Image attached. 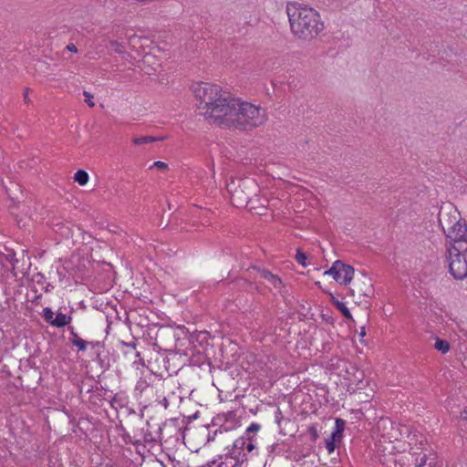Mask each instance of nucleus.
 I'll use <instances>...</instances> for the list:
<instances>
[{
  "instance_id": "nucleus-1",
  "label": "nucleus",
  "mask_w": 467,
  "mask_h": 467,
  "mask_svg": "<svg viewBox=\"0 0 467 467\" xmlns=\"http://www.w3.org/2000/svg\"><path fill=\"white\" fill-rule=\"evenodd\" d=\"M193 92L200 100L198 109L211 124L249 131L267 121L264 108L234 98L216 84L201 82L193 88Z\"/></svg>"
},
{
  "instance_id": "nucleus-2",
  "label": "nucleus",
  "mask_w": 467,
  "mask_h": 467,
  "mask_svg": "<svg viewBox=\"0 0 467 467\" xmlns=\"http://www.w3.org/2000/svg\"><path fill=\"white\" fill-rule=\"evenodd\" d=\"M286 14L291 33L296 39L311 41L325 29L319 13L308 5L296 2L288 3Z\"/></svg>"
},
{
  "instance_id": "nucleus-3",
  "label": "nucleus",
  "mask_w": 467,
  "mask_h": 467,
  "mask_svg": "<svg viewBox=\"0 0 467 467\" xmlns=\"http://www.w3.org/2000/svg\"><path fill=\"white\" fill-rule=\"evenodd\" d=\"M449 271L457 280L467 277V243L447 246Z\"/></svg>"
},
{
  "instance_id": "nucleus-4",
  "label": "nucleus",
  "mask_w": 467,
  "mask_h": 467,
  "mask_svg": "<svg viewBox=\"0 0 467 467\" xmlns=\"http://www.w3.org/2000/svg\"><path fill=\"white\" fill-rule=\"evenodd\" d=\"M439 223L446 235V239L449 241V244H446V247L459 244L460 243H467V225L465 222H462L461 220L454 222L453 224L448 228V231H446L441 216L439 217Z\"/></svg>"
},
{
  "instance_id": "nucleus-5",
  "label": "nucleus",
  "mask_w": 467,
  "mask_h": 467,
  "mask_svg": "<svg viewBox=\"0 0 467 467\" xmlns=\"http://www.w3.org/2000/svg\"><path fill=\"white\" fill-rule=\"evenodd\" d=\"M166 384L165 379H158L152 383L140 379L136 385V390H140L141 393L144 392L146 395H150L153 392L159 393L160 390L164 389L166 388Z\"/></svg>"
},
{
  "instance_id": "nucleus-6",
  "label": "nucleus",
  "mask_w": 467,
  "mask_h": 467,
  "mask_svg": "<svg viewBox=\"0 0 467 467\" xmlns=\"http://www.w3.org/2000/svg\"><path fill=\"white\" fill-rule=\"evenodd\" d=\"M357 292L358 295L371 297L374 295V288L369 277L365 275H362V277L357 280L355 284V288L352 292Z\"/></svg>"
},
{
  "instance_id": "nucleus-7",
  "label": "nucleus",
  "mask_w": 467,
  "mask_h": 467,
  "mask_svg": "<svg viewBox=\"0 0 467 467\" xmlns=\"http://www.w3.org/2000/svg\"><path fill=\"white\" fill-rule=\"evenodd\" d=\"M252 269L256 270L260 274L261 277L266 280L270 285L278 291H281L283 287V282L277 275L272 274L267 269H262L256 266H253Z\"/></svg>"
},
{
  "instance_id": "nucleus-8",
  "label": "nucleus",
  "mask_w": 467,
  "mask_h": 467,
  "mask_svg": "<svg viewBox=\"0 0 467 467\" xmlns=\"http://www.w3.org/2000/svg\"><path fill=\"white\" fill-rule=\"evenodd\" d=\"M338 267L339 278H336V281L340 285H348L353 279L354 268L349 265L342 263L341 261H339Z\"/></svg>"
},
{
  "instance_id": "nucleus-9",
  "label": "nucleus",
  "mask_w": 467,
  "mask_h": 467,
  "mask_svg": "<svg viewBox=\"0 0 467 467\" xmlns=\"http://www.w3.org/2000/svg\"><path fill=\"white\" fill-rule=\"evenodd\" d=\"M68 331L70 333V343L78 348V351H86L88 348V341L82 339L78 334L75 331V328L73 327H68Z\"/></svg>"
},
{
  "instance_id": "nucleus-10",
  "label": "nucleus",
  "mask_w": 467,
  "mask_h": 467,
  "mask_svg": "<svg viewBox=\"0 0 467 467\" xmlns=\"http://www.w3.org/2000/svg\"><path fill=\"white\" fill-rule=\"evenodd\" d=\"M227 459L233 460L234 462V465L238 467L247 461V455L244 451L228 449Z\"/></svg>"
},
{
  "instance_id": "nucleus-11",
  "label": "nucleus",
  "mask_w": 467,
  "mask_h": 467,
  "mask_svg": "<svg viewBox=\"0 0 467 467\" xmlns=\"http://www.w3.org/2000/svg\"><path fill=\"white\" fill-rule=\"evenodd\" d=\"M72 320L71 316L58 312L51 322V326L61 328L68 325Z\"/></svg>"
},
{
  "instance_id": "nucleus-12",
  "label": "nucleus",
  "mask_w": 467,
  "mask_h": 467,
  "mask_svg": "<svg viewBox=\"0 0 467 467\" xmlns=\"http://www.w3.org/2000/svg\"><path fill=\"white\" fill-rule=\"evenodd\" d=\"M95 360L98 362V364L103 370H106L110 367L109 352L106 351L105 349L103 350V352L97 353Z\"/></svg>"
},
{
  "instance_id": "nucleus-13",
  "label": "nucleus",
  "mask_w": 467,
  "mask_h": 467,
  "mask_svg": "<svg viewBox=\"0 0 467 467\" xmlns=\"http://www.w3.org/2000/svg\"><path fill=\"white\" fill-rule=\"evenodd\" d=\"M345 424L346 422L344 420L340 418L336 419L335 431L331 434L332 440L337 441V439H340L342 437V432L344 431Z\"/></svg>"
},
{
  "instance_id": "nucleus-14",
  "label": "nucleus",
  "mask_w": 467,
  "mask_h": 467,
  "mask_svg": "<svg viewBox=\"0 0 467 467\" xmlns=\"http://www.w3.org/2000/svg\"><path fill=\"white\" fill-rule=\"evenodd\" d=\"M162 140H163L162 137L141 136V137L134 138L132 142L135 145H143V144L156 142V141Z\"/></svg>"
},
{
  "instance_id": "nucleus-15",
  "label": "nucleus",
  "mask_w": 467,
  "mask_h": 467,
  "mask_svg": "<svg viewBox=\"0 0 467 467\" xmlns=\"http://www.w3.org/2000/svg\"><path fill=\"white\" fill-rule=\"evenodd\" d=\"M88 173L84 170H78L74 175L75 182H77L81 186L86 185L88 182Z\"/></svg>"
},
{
  "instance_id": "nucleus-16",
  "label": "nucleus",
  "mask_w": 467,
  "mask_h": 467,
  "mask_svg": "<svg viewBox=\"0 0 467 467\" xmlns=\"http://www.w3.org/2000/svg\"><path fill=\"white\" fill-rule=\"evenodd\" d=\"M434 348L442 354H445L450 350V343L445 339L436 337Z\"/></svg>"
},
{
  "instance_id": "nucleus-17",
  "label": "nucleus",
  "mask_w": 467,
  "mask_h": 467,
  "mask_svg": "<svg viewBox=\"0 0 467 467\" xmlns=\"http://www.w3.org/2000/svg\"><path fill=\"white\" fill-rule=\"evenodd\" d=\"M150 422L147 421V429L144 430L142 429L141 431H142V434H143V441L146 442V443H153V442H156L157 441V439L156 437L151 433V431H150Z\"/></svg>"
},
{
  "instance_id": "nucleus-18",
  "label": "nucleus",
  "mask_w": 467,
  "mask_h": 467,
  "mask_svg": "<svg viewBox=\"0 0 467 467\" xmlns=\"http://www.w3.org/2000/svg\"><path fill=\"white\" fill-rule=\"evenodd\" d=\"M336 307L337 308V310H339L341 312V314L344 316V317L346 319H348V320L353 319L350 311L348 310V308L346 306V305L343 302H337Z\"/></svg>"
},
{
  "instance_id": "nucleus-19",
  "label": "nucleus",
  "mask_w": 467,
  "mask_h": 467,
  "mask_svg": "<svg viewBox=\"0 0 467 467\" xmlns=\"http://www.w3.org/2000/svg\"><path fill=\"white\" fill-rule=\"evenodd\" d=\"M246 438L245 436L239 437L236 439L231 449L244 451L245 450Z\"/></svg>"
},
{
  "instance_id": "nucleus-20",
  "label": "nucleus",
  "mask_w": 467,
  "mask_h": 467,
  "mask_svg": "<svg viewBox=\"0 0 467 467\" xmlns=\"http://www.w3.org/2000/svg\"><path fill=\"white\" fill-rule=\"evenodd\" d=\"M88 346H90L94 350L95 356L98 352H103L105 349V343L103 341H88Z\"/></svg>"
},
{
  "instance_id": "nucleus-21",
  "label": "nucleus",
  "mask_w": 467,
  "mask_h": 467,
  "mask_svg": "<svg viewBox=\"0 0 467 467\" xmlns=\"http://www.w3.org/2000/svg\"><path fill=\"white\" fill-rule=\"evenodd\" d=\"M339 260L333 263L332 266L325 272V275H332L333 278L336 280V278H339L338 275V270H339Z\"/></svg>"
},
{
  "instance_id": "nucleus-22",
  "label": "nucleus",
  "mask_w": 467,
  "mask_h": 467,
  "mask_svg": "<svg viewBox=\"0 0 467 467\" xmlns=\"http://www.w3.org/2000/svg\"><path fill=\"white\" fill-rule=\"evenodd\" d=\"M295 259L298 264L302 265L303 266L306 265V261L307 257H306V253L301 248H298L296 250Z\"/></svg>"
},
{
  "instance_id": "nucleus-23",
  "label": "nucleus",
  "mask_w": 467,
  "mask_h": 467,
  "mask_svg": "<svg viewBox=\"0 0 467 467\" xmlns=\"http://www.w3.org/2000/svg\"><path fill=\"white\" fill-rule=\"evenodd\" d=\"M230 430H231V428L221 425L219 429L215 430V431L213 432V434H211V433H210V434L208 435V439H207V441H214V440H215V438H216V436H217L218 434H222V433H223V432L229 431Z\"/></svg>"
},
{
  "instance_id": "nucleus-24",
  "label": "nucleus",
  "mask_w": 467,
  "mask_h": 467,
  "mask_svg": "<svg viewBox=\"0 0 467 467\" xmlns=\"http://www.w3.org/2000/svg\"><path fill=\"white\" fill-rule=\"evenodd\" d=\"M31 280L38 285H43L46 283V276L44 274L37 272L32 275Z\"/></svg>"
},
{
  "instance_id": "nucleus-25",
  "label": "nucleus",
  "mask_w": 467,
  "mask_h": 467,
  "mask_svg": "<svg viewBox=\"0 0 467 467\" xmlns=\"http://www.w3.org/2000/svg\"><path fill=\"white\" fill-rule=\"evenodd\" d=\"M261 426L259 423H256V422H253L247 429H246V431H245V437H253L252 434H254L256 433L259 430H260Z\"/></svg>"
},
{
  "instance_id": "nucleus-26",
  "label": "nucleus",
  "mask_w": 467,
  "mask_h": 467,
  "mask_svg": "<svg viewBox=\"0 0 467 467\" xmlns=\"http://www.w3.org/2000/svg\"><path fill=\"white\" fill-rule=\"evenodd\" d=\"M43 317L46 322L51 325L52 320H54V313L50 307H45L43 309Z\"/></svg>"
},
{
  "instance_id": "nucleus-27",
  "label": "nucleus",
  "mask_w": 467,
  "mask_h": 467,
  "mask_svg": "<svg viewBox=\"0 0 467 467\" xmlns=\"http://www.w3.org/2000/svg\"><path fill=\"white\" fill-rule=\"evenodd\" d=\"M109 46L116 53L121 54L124 52L123 46L117 40H111Z\"/></svg>"
},
{
  "instance_id": "nucleus-28",
  "label": "nucleus",
  "mask_w": 467,
  "mask_h": 467,
  "mask_svg": "<svg viewBox=\"0 0 467 467\" xmlns=\"http://www.w3.org/2000/svg\"><path fill=\"white\" fill-rule=\"evenodd\" d=\"M164 389L160 390L161 394L157 395V400L160 404H161L165 409L169 406V401L167 398L164 396Z\"/></svg>"
},
{
  "instance_id": "nucleus-29",
  "label": "nucleus",
  "mask_w": 467,
  "mask_h": 467,
  "mask_svg": "<svg viewBox=\"0 0 467 467\" xmlns=\"http://www.w3.org/2000/svg\"><path fill=\"white\" fill-rule=\"evenodd\" d=\"M218 467H237L234 465V462L231 459H227V452L224 455V461L221 462Z\"/></svg>"
},
{
  "instance_id": "nucleus-30",
  "label": "nucleus",
  "mask_w": 467,
  "mask_h": 467,
  "mask_svg": "<svg viewBox=\"0 0 467 467\" xmlns=\"http://www.w3.org/2000/svg\"><path fill=\"white\" fill-rule=\"evenodd\" d=\"M156 168L160 171H167L168 170V164L164 161H157L153 162V164L150 166V169Z\"/></svg>"
},
{
  "instance_id": "nucleus-31",
  "label": "nucleus",
  "mask_w": 467,
  "mask_h": 467,
  "mask_svg": "<svg viewBox=\"0 0 467 467\" xmlns=\"http://www.w3.org/2000/svg\"><path fill=\"white\" fill-rule=\"evenodd\" d=\"M83 95L85 96V102L88 105V107H94L95 103L93 102V95L88 91H84Z\"/></svg>"
},
{
  "instance_id": "nucleus-32",
  "label": "nucleus",
  "mask_w": 467,
  "mask_h": 467,
  "mask_svg": "<svg viewBox=\"0 0 467 467\" xmlns=\"http://www.w3.org/2000/svg\"><path fill=\"white\" fill-rule=\"evenodd\" d=\"M246 438V444H245V450L249 452L254 450L255 446L253 442L254 437H245Z\"/></svg>"
},
{
  "instance_id": "nucleus-33",
  "label": "nucleus",
  "mask_w": 467,
  "mask_h": 467,
  "mask_svg": "<svg viewBox=\"0 0 467 467\" xmlns=\"http://www.w3.org/2000/svg\"><path fill=\"white\" fill-rule=\"evenodd\" d=\"M308 432H309V434L311 435V439H312V441H316V440L318 438V433H317V427H316V426L311 425V426L308 428Z\"/></svg>"
},
{
  "instance_id": "nucleus-34",
  "label": "nucleus",
  "mask_w": 467,
  "mask_h": 467,
  "mask_svg": "<svg viewBox=\"0 0 467 467\" xmlns=\"http://www.w3.org/2000/svg\"><path fill=\"white\" fill-rule=\"evenodd\" d=\"M121 344L125 345L126 347L130 348V349L134 350L135 351V356L136 357H140V352L139 351H136V343L135 342H130V343H125V342H121Z\"/></svg>"
},
{
  "instance_id": "nucleus-35",
  "label": "nucleus",
  "mask_w": 467,
  "mask_h": 467,
  "mask_svg": "<svg viewBox=\"0 0 467 467\" xmlns=\"http://www.w3.org/2000/svg\"><path fill=\"white\" fill-rule=\"evenodd\" d=\"M66 49L72 53H78V48L73 43L67 44Z\"/></svg>"
},
{
  "instance_id": "nucleus-36",
  "label": "nucleus",
  "mask_w": 467,
  "mask_h": 467,
  "mask_svg": "<svg viewBox=\"0 0 467 467\" xmlns=\"http://www.w3.org/2000/svg\"><path fill=\"white\" fill-rule=\"evenodd\" d=\"M282 419H283V415H282L280 409L278 408L275 411V421L278 425L280 424Z\"/></svg>"
},
{
  "instance_id": "nucleus-37",
  "label": "nucleus",
  "mask_w": 467,
  "mask_h": 467,
  "mask_svg": "<svg viewBox=\"0 0 467 467\" xmlns=\"http://www.w3.org/2000/svg\"><path fill=\"white\" fill-rule=\"evenodd\" d=\"M426 463V455H423L420 460H416V466L422 467Z\"/></svg>"
},
{
  "instance_id": "nucleus-38",
  "label": "nucleus",
  "mask_w": 467,
  "mask_h": 467,
  "mask_svg": "<svg viewBox=\"0 0 467 467\" xmlns=\"http://www.w3.org/2000/svg\"><path fill=\"white\" fill-rule=\"evenodd\" d=\"M326 447L329 452H332L335 450L334 440L332 441H326Z\"/></svg>"
},
{
  "instance_id": "nucleus-39",
  "label": "nucleus",
  "mask_w": 467,
  "mask_h": 467,
  "mask_svg": "<svg viewBox=\"0 0 467 467\" xmlns=\"http://www.w3.org/2000/svg\"><path fill=\"white\" fill-rule=\"evenodd\" d=\"M28 94H29V88H26L25 90H24V100L26 103H30V99L28 98Z\"/></svg>"
},
{
  "instance_id": "nucleus-40",
  "label": "nucleus",
  "mask_w": 467,
  "mask_h": 467,
  "mask_svg": "<svg viewBox=\"0 0 467 467\" xmlns=\"http://www.w3.org/2000/svg\"><path fill=\"white\" fill-rule=\"evenodd\" d=\"M221 420H222L221 417H217L213 420L212 423L213 426H217L220 424Z\"/></svg>"
},
{
  "instance_id": "nucleus-41",
  "label": "nucleus",
  "mask_w": 467,
  "mask_h": 467,
  "mask_svg": "<svg viewBox=\"0 0 467 467\" xmlns=\"http://www.w3.org/2000/svg\"><path fill=\"white\" fill-rule=\"evenodd\" d=\"M330 296H331V303L336 306V303L337 302H340L339 300H337L331 293H329Z\"/></svg>"
},
{
  "instance_id": "nucleus-42",
  "label": "nucleus",
  "mask_w": 467,
  "mask_h": 467,
  "mask_svg": "<svg viewBox=\"0 0 467 467\" xmlns=\"http://www.w3.org/2000/svg\"><path fill=\"white\" fill-rule=\"evenodd\" d=\"M461 417L463 420L467 421V410L461 412Z\"/></svg>"
},
{
  "instance_id": "nucleus-43",
  "label": "nucleus",
  "mask_w": 467,
  "mask_h": 467,
  "mask_svg": "<svg viewBox=\"0 0 467 467\" xmlns=\"http://www.w3.org/2000/svg\"><path fill=\"white\" fill-rule=\"evenodd\" d=\"M365 335H366V330H365V327H362L361 329H360V332H359V336L361 337H365Z\"/></svg>"
},
{
  "instance_id": "nucleus-44",
  "label": "nucleus",
  "mask_w": 467,
  "mask_h": 467,
  "mask_svg": "<svg viewBox=\"0 0 467 467\" xmlns=\"http://www.w3.org/2000/svg\"><path fill=\"white\" fill-rule=\"evenodd\" d=\"M227 188H228V192L232 193V200L234 201V198L235 194H234V193H233V191H232V189L230 188V185H228V186H227Z\"/></svg>"
},
{
  "instance_id": "nucleus-45",
  "label": "nucleus",
  "mask_w": 467,
  "mask_h": 467,
  "mask_svg": "<svg viewBox=\"0 0 467 467\" xmlns=\"http://www.w3.org/2000/svg\"><path fill=\"white\" fill-rule=\"evenodd\" d=\"M132 443H133L134 445H139V444H140L141 442H140V441H139V440H138V441H132Z\"/></svg>"
},
{
  "instance_id": "nucleus-46",
  "label": "nucleus",
  "mask_w": 467,
  "mask_h": 467,
  "mask_svg": "<svg viewBox=\"0 0 467 467\" xmlns=\"http://www.w3.org/2000/svg\"><path fill=\"white\" fill-rule=\"evenodd\" d=\"M49 289H50V285L48 284V285L46 286L45 291H46V292H48V291H49Z\"/></svg>"
},
{
  "instance_id": "nucleus-47",
  "label": "nucleus",
  "mask_w": 467,
  "mask_h": 467,
  "mask_svg": "<svg viewBox=\"0 0 467 467\" xmlns=\"http://www.w3.org/2000/svg\"><path fill=\"white\" fill-rule=\"evenodd\" d=\"M161 430H162L161 427L159 426L158 431H159L160 433L161 432Z\"/></svg>"
}]
</instances>
